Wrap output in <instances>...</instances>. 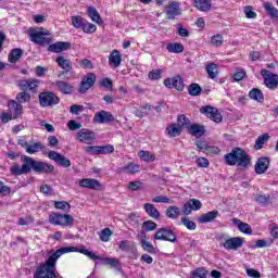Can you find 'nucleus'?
Here are the masks:
<instances>
[{
	"instance_id": "nucleus-48",
	"label": "nucleus",
	"mask_w": 278,
	"mask_h": 278,
	"mask_svg": "<svg viewBox=\"0 0 278 278\" xmlns=\"http://www.w3.org/2000/svg\"><path fill=\"white\" fill-rule=\"evenodd\" d=\"M207 277V270L205 268L200 267L197 268L191 273V278H206Z\"/></svg>"
},
{
	"instance_id": "nucleus-22",
	"label": "nucleus",
	"mask_w": 278,
	"mask_h": 278,
	"mask_svg": "<svg viewBox=\"0 0 278 278\" xmlns=\"http://www.w3.org/2000/svg\"><path fill=\"white\" fill-rule=\"evenodd\" d=\"M8 108L11 113H13V118H18L23 114V104L16 100H10L8 102Z\"/></svg>"
},
{
	"instance_id": "nucleus-35",
	"label": "nucleus",
	"mask_w": 278,
	"mask_h": 278,
	"mask_svg": "<svg viewBox=\"0 0 278 278\" xmlns=\"http://www.w3.org/2000/svg\"><path fill=\"white\" fill-rule=\"evenodd\" d=\"M249 97L253 101H257V103H262L264 101V93H262V90H260L258 88H253L249 92Z\"/></svg>"
},
{
	"instance_id": "nucleus-25",
	"label": "nucleus",
	"mask_w": 278,
	"mask_h": 278,
	"mask_svg": "<svg viewBox=\"0 0 278 278\" xmlns=\"http://www.w3.org/2000/svg\"><path fill=\"white\" fill-rule=\"evenodd\" d=\"M233 225H237L239 231H241V233H245L247 236H251V233H253V228H251V226L247 223H243L242 220L238 219V218H233L232 219Z\"/></svg>"
},
{
	"instance_id": "nucleus-24",
	"label": "nucleus",
	"mask_w": 278,
	"mask_h": 278,
	"mask_svg": "<svg viewBox=\"0 0 278 278\" xmlns=\"http://www.w3.org/2000/svg\"><path fill=\"white\" fill-rule=\"evenodd\" d=\"M143 210L146 211L148 216H150V218H153V220H160V211L157 210V207H155L154 204L146 203L143 205Z\"/></svg>"
},
{
	"instance_id": "nucleus-56",
	"label": "nucleus",
	"mask_w": 278,
	"mask_h": 278,
	"mask_svg": "<svg viewBox=\"0 0 278 278\" xmlns=\"http://www.w3.org/2000/svg\"><path fill=\"white\" fill-rule=\"evenodd\" d=\"M188 202L191 205V210H193L194 212L203 207V204L198 199H190Z\"/></svg>"
},
{
	"instance_id": "nucleus-63",
	"label": "nucleus",
	"mask_w": 278,
	"mask_h": 278,
	"mask_svg": "<svg viewBox=\"0 0 278 278\" xmlns=\"http://www.w3.org/2000/svg\"><path fill=\"white\" fill-rule=\"evenodd\" d=\"M255 201L257 203H261V205H268V201H270V195H257L255 198Z\"/></svg>"
},
{
	"instance_id": "nucleus-23",
	"label": "nucleus",
	"mask_w": 278,
	"mask_h": 278,
	"mask_svg": "<svg viewBox=\"0 0 278 278\" xmlns=\"http://www.w3.org/2000/svg\"><path fill=\"white\" fill-rule=\"evenodd\" d=\"M121 62H123V54L118 50H113L109 56V63L114 68H118L121 66Z\"/></svg>"
},
{
	"instance_id": "nucleus-50",
	"label": "nucleus",
	"mask_w": 278,
	"mask_h": 278,
	"mask_svg": "<svg viewBox=\"0 0 278 278\" xmlns=\"http://www.w3.org/2000/svg\"><path fill=\"white\" fill-rule=\"evenodd\" d=\"M148 78L151 79L152 81H155L157 79H162V70H152L148 74Z\"/></svg>"
},
{
	"instance_id": "nucleus-13",
	"label": "nucleus",
	"mask_w": 278,
	"mask_h": 278,
	"mask_svg": "<svg viewBox=\"0 0 278 278\" xmlns=\"http://www.w3.org/2000/svg\"><path fill=\"white\" fill-rule=\"evenodd\" d=\"M48 157L49 160H52L53 162H55L59 166H62L63 168H70L71 166V160L58 153L56 151L48 152Z\"/></svg>"
},
{
	"instance_id": "nucleus-17",
	"label": "nucleus",
	"mask_w": 278,
	"mask_h": 278,
	"mask_svg": "<svg viewBox=\"0 0 278 278\" xmlns=\"http://www.w3.org/2000/svg\"><path fill=\"white\" fill-rule=\"evenodd\" d=\"M77 138L79 142H84L85 144H91L92 142H94V132L83 128L77 132Z\"/></svg>"
},
{
	"instance_id": "nucleus-7",
	"label": "nucleus",
	"mask_w": 278,
	"mask_h": 278,
	"mask_svg": "<svg viewBox=\"0 0 278 278\" xmlns=\"http://www.w3.org/2000/svg\"><path fill=\"white\" fill-rule=\"evenodd\" d=\"M154 240H163L165 242H177V233L170 228H159L154 235Z\"/></svg>"
},
{
	"instance_id": "nucleus-38",
	"label": "nucleus",
	"mask_w": 278,
	"mask_h": 278,
	"mask_svg": "<svg viewBox=\"0 0 278 278\" xmlns=\"http://www.w3.org/2000/svg\"><path fill=\"white\" fill-rule=\"evenodd\" d=\"M188 92H189L190 97H199L201 94V92H203V89L201 88V86L199 84L192 83L188 87Z\"/></svg>"
},
{
	"instance_id": "nucleus-53",
	"label": "nucleus",
	"mask_w": 278,
	"mask_h": 278,
	"mask_svg": "<svg viewBox=\"0 0 278 278\" xmlns=\"http://www.w3.org/2000/svg\"><path fill=\"white\" fill-rule=\"evenodd\" d=\"M141 247L148 253H153L155 251V247H153V244H151V242H149L144 239L141 240Z\"/></svg>"
},
{
	"instance_id": "nucleus-4",
	"label": "nucleus",
	"mask_w": 278,
	"mask_h": 278,
	"mask_svg": "<svg viewBox=\"0 0 278 278\" xmlns=\"http://www.w3.org/2000/svg\"><path fill=\"white\" fill-rule=\"evenodd\" d=\"M29 38L35 45L43 47V45H51V33L45 28H36L29 30Z\"/></svg>"
},
{
	"instance_id": "nucleus-36",
	"label": "nucleus",
	"mask_w": 278,
	"mask_h": 278,
	"mask_svg": "<svg viewBox=\"0 0 278 278\" xmlns=\"http://www.w3.org/2000/svg\"><path fill=\"white\" fill-rule=\"evenodd\" d=\"M45 149V144L42 142H35L31 144H28L26 149V153L29 155H34V153H38V151H42Z\"/></svg>"
},
{
	"instance_id": "nucleus-62",
	"label": "nucleus",
	"mask_w": 278,
	"mask_h": 278,
	"mask_svg": "<svg viewBox=\"0 0 278 278\" xmlns=\"http://www.w3.org/2000/svg\"><path fill=\"white\" fill-rule=\"evenodd\" d=\"M244 14L247 18H256L257 13L254 12L253 7H245Z\"/></svg>"
},
{
	"instance_id": "nucleus-19",
	"label": "nucleus",
	"mask_w": 278,
	"mask_h": 278,
	"mask_svg": "<svg viewBox=\"0 0 278 278\" xmlns=\"http://www.w3.org/2000/svg\"><path fill=\"white\" fill-rule=\"evenodd\" d=\"M166 15L169 21H174L175 16L181 15V9H179V2L173 1L166 9Z\"/></svg>"
},
{
	"instance_id": "nucleus-39",
	"label": "nucleus",
	"mask_w": 278,
	"mask_h": 278,
	"mask_svg": "<svg viewBox=\"0 0 278 278\" xmlns=\"http://www.w3.org/2000/svg\"><path fill=\"white\" fill-rule=\"evenodd\" d=\"M166 49L168 53H184V45L179 42L168 43Z\"/></svg>"
},
{
	"instance_id": "nucleus-45",
	"label": "nucleus",
	"mask_w": 278,
	"mask_h": 278,
	"mask_svg": "<svg viewBox=\"0 0 278 278\" xmlns=\"http://www.w3.org/2000/svg\"><path fill=\"white\" fill-rule=\"evenodd\" d=\"M55 210H62V212H71V204L66 201L54 202Z\"/></svg>"
},
{
	"instance_id": "nucleus-61",
	"label": "nucleus",
	"mask_w": 278,
	"mask_h": 278,
	"mask_svg": "<svg viewBox=\"0 0 278 278\" xmlns=\"http://www.w3.org/2000/svg\"><path fill=\"white\" fill-rule=\"evenodd\" d=\"M224 39L220 35H215L211 38V45H213V47H220Z\"/></svg>"
},
{
	"instance_id": "nucleus-43",
	"label": "nucleus",
	"mask_w": 278,
	"mask_h": 278,
	"mask_svg": "<svg viewBox=\"0 0 278 278\" xmlns=\"http://www.w3.org/2000/svg\"><path fill=\"white\" fill-rule=\"evenodd\" d=\"M138 156L143 162H155V155L151 154L149 151L141 150L139 151Z\"/></svg>"
},
{
	"instance_id": "nucleus-5",
	"label": "nucleus",
	"mask_w": 278,
	"mask_h": 278,
	"mask_svg": "<svg viewBox=\"0 0 278 278\" xmlns=\"http://www.w3.org/2000/svg\"><path fill=\"white\" fill-rule=\"evenodd\" d=\"M51 225H60L61 227H71L75 223V218L70 214L52 213L49 216Z\"/></svg>"
},
{
	"instance_id": "nucleus-57",
	"label": "nucleus",
	"mask_w": 278,
	"mask_h": 278,
	"mask_svg": "<svg viewBox=\"0 0 278 278\" xmlns=\"http://www.w3.org/2000/svg\"><path fill=\"white\" fill-rule=\"evenodd\" d=\"M110 236H112V230H110V228H104L100 233V240H102V242H108Z\"/></svg>"
},
{
	"instance_id": "nucleus-14",
	"label": "nucleus",
	"mask_w": 278,
	"mask_h": 278,
	"mask_svg": "<svg viewBox=\"0 0 278 278\" xmlns=\"http://www.w3.org/2000/svg\"><path fill=\"white\" fill-rule=\"evenodd\" d=\"M93 123H97L98 125L114 123V115L108 111L97 112L93 116Z\"/></svg>"
},
{
	"instance_id": "nucleus-8",
	"label": "nucleus",
	"mask_w": 278,
	"mask_h": 278,
	"mask_svg": "<svg viewBox=\"0 0 278 278\" xmlns=\"http://www.w3.org/2000/svg\"><path fill=\"white\" fill-rule=\"evenodd\" d=\"M40 86V80L36 78H29V79H20L17 80V87L20 90H24L27 92H33L36 94L38 92V87Z\"/></svg>"
},
{
	"instance_id": "nucleus-9",
	"label": "nucleus",
	"mask_w": 278,
	"mask_h": 278,
	"mask_svg": "<svg viewBox=\"0 0 278 278\" xmlns=\"http://www.w3.org/2000/svg\"><path fill=\"white\" fill-rule=\"evenodd\" d=\"M200 112L201 114H205V116L214 123H223V114L218 112V109L212 105L201 106Z\"/></svg>"
},
{
	"instance_id": "nucleus-60",
	"label": "nucleus",
	"mask_w": 278,
	"mask_h": 278,
	"mask_svg": "<svg viewBox=\"0 0 278 278\" xmlns=\"http://www.w3.org/2000/svg\"><path fill=\"white\" fill-rule=\"evenodd\" d=\"M177 34L180 35L181 38H188L190 36V31L184 28L181 24H177Z\"/></svg>"
},
{
	"instance_id": "nucleus-49",
	"label": "nucleus",
	"mask_w": 278,
	"mask_h": 278,
	"mask_svg": "<svg viewBox=\"0 0 278 278\" xmlns=\"http://www.w3.org/2000/svg\"><path fill=\"white\" fill-rule=\"evenodd\" d=\"M100 155H108V153H114V146H99Z\"/></svg>"
},
{
	"instance_id": "nucleus-40",
	"label": "nucleus",
	"mask_w": 278,
	"mask_h": 278,
	"mask_svg": "<svg viewBox=\"0 0 278 278\" xmlns=\"http://www.w3.org/2000/svg\"><path fill=\"white\" fill-rule=\"evenodd\" d=\"M269 139H270V136H268V134H264V135L260 136L255 141L254 149H256V151H258V149H262L264 147L265 142H268Z\"/></svg>"
},
{
	"instance_id": "nucleus-32",
	"label": "nucleus",
	"mask_w": 278,
	"mask_h": 278,
	"mask_svg": "<svg viewBox=\"0 0 278 278\" xmlns=\"http://www.w3.org/2000/svg\"><path fill=\"white\" fill-rule=\"evenodd\" d=\"M218 217V211H211L203 215H201L198 220L199 223H212V220L216 219Z\"/></svg>"
},
{
	"instance_id": "nucleus-26",
	"label": "nucleus",
	"mask_w": 278,
	"mask_h": 278,
	"mask_svg": "<svg viewBox=\"0 0 278 278\" xmlns=\"http://www.w3.org/2000/svg\"><path fill=\"white\" fill-rule=\"evenodd\" d=\"M56 64L66 73H73V62L64 56L56 58Z\"/></svg>"
},
{
	"instance_id": "nucleus-16",
	"label": "nucleus",
	"mask_w": 278,
	"mask_h": 278,
	"mask_svg": "<svg viewBox=\"0 0 278 278\" xmlns=\"http://www.w3.org/2000/svg\"><path fill=\"white\" fill-rule=\"evenodd\" d=\"M164 86H166V88H169V89L175 88L176 90L181 92L184 90V78H181V76L166 78L164 80Z\"/></svg>"
},
{
	"instance_id": "nucleus-3",
	"label": "nucleus",
	"mask_w": 278,
	"mask_h": 278,
	"mask_svg": "<svg viewBox=\"0 0 278 278\" xmlns=\"http://www.w3.org/2000/svg\"><path fill=\"white\" fill-rule=\"evenodd\" d=\"M225 163L228 166H240L241 168H248L251 165V155L241 148H233L231 152L224 155Z\"/></svg>"
},
{
	"instance_id": "nucleus-64",
	"label": "nucleus",
	"mask_w": 278,
	"mask_h": 278,
	"mask_svg": "<svg viewBox=\"0 0 278 278\" xmlns=\"http://www.w3.org/2000/svg\"><path fill=\"white\" fill-rule=\"evenodd\" d=\"M71 114H80V112H84V105L74 104L70 108Z\"/></svg>"
},
{
	"instance_id": "nucleus-59",
	"label": "nucleus",
	"mask_w": 278,
	"mask_h": 278,
	"mask_svg": "<svg viewBox=\"0 0 278 278\" xmlns=\"http://www.w3.org/2000/svg\"><path fill=\"white\" fill-rule=\"evenodd\" d=\"M67 127L71 131H77V129H81V123H77V121L75 119H71L68 123H67Z\"/></svg>"
},
{
	"instance_id": "nucleus-12",
	"label": "nucleus",
	"mask_w": 278,
	"mask_h": 278,
	"mask_svg": "<svg viewBox=\"0 0 278 278\" xmlns=\"http://www.w3.org/2000/svg\"><path fill=\"white\" fill-rule=\"evenodd\" d=\"M261 75L264 76V84L267 88H269L270 90H275V88H277V86H278V75L277 74H273V73L268 72L267 70H262Z\"/></svg>"
},
{
	"instance_id": "nucleus-37",
	"label": "nucleus",
	"mask_w": 278,
	"mask_h": 278,
	"mask_svg": "<svg viewBox=\"0 0 278 278\" xmlns=\"http://www.w3.org/2000/svg\"><path fill=\"white\" fill-rule=\"evenodd\" d=\"M15 99H16V102L20 104L29 103V101H31V94H29V92L25 90H22L16 94Z\"/></svg>"
},
{
	"instance_id": "nucleus-18",
	"label": "nucleus",
	"mask_w": 278,
	"mask_h": 278,
	"mask_svg": "<svg viewBox=\"0 0 278 278\" xmlns=\"http://www.w3.org/2000/svg\"><path fill=\"white\" fill-rule=\"evenodd\" d=\"M52 86H55L56 90L62 94H73L74 87L71 83H66L64 80H56L52 83Z\"/></svg>"
},
{
	"instance_id": "nucleus-2",
	"label": "nucleus",
	"mask_w": 278,
	"mask_h": 278,
	"mask_svg": "<svg viewBox=\"0 0 278 278\" xmlns=\"http://www.w3.org/2000/svg\"><path fill=\"white\" fill-rule=\"evenodd\" d=\"M22 162H24L22 166L18 164H14L13 166L10 167V173L14 177L27 175L31 173V168L33 170H35V173L46 174L53 173V170H55V167H53V165L46 162L36 161L30 156H23Z\"/></svg>"
},
{
	"instance_id": "nucleus-20",
	"label": "nucleus",
	"mask_w": 278,
	"mask_h": 278,
	"mask_svg": "<svg viewBox=\"0 0 278 278\" xmlns=\"http://www.w3.org/2000/svg\"><path fill=\"white\" fill-rule=\"evenodd\" d=\"M71 49V42L58 41L48 47V51L51 53H62V51H68Z\"/></svg>"
},
{
	"instance_id": "nucleus-27",
	"label": "nucleus",
	"mask_w": 278,
	"mask_h": 278,
	"mask_svg": "<svg viewBox=\"0 0 278 278\" xmlns=\"http://www.w3.org/2000/svg\"><path fill=\"white\" fill-rule=\"evenodd\" d=\"M187 129H189V134L195 138H201V136L205 134V127L199 124L189 125Z\"/></svg>"
},
{
	"instance_id": "nucleus-31",
	"label": "nucleus",
	"mask_w": 278,
	"mask_h": 278,
	"mask_svg": "<svg viewBox=\"0 0 278 278\" xmlns=\"http://www.w3.org/2000/svg\"><path fill=\"white\" fill-rule=\"evenodd\" d=\"M87 14L91 18V21H93V23H97L98 25L103 24V20L101 18L99 11H97V9H94L93 7H89L87 9Z\"/></svg>"
},
{
	"instance_id": "nucleus-51",
	"label": "nucleus",
	"mask_w": 278,
	"mask_h": 278,
	"mask_svg": "<svg viewBox=\"0 0 278 278\" xmlns=\"http://www.w3.org/2000/svg\"><path fill=\"white\" fill-rule=\"evenodd\" d=\"M274 240L269 239V240H264V239H260L256 241V249H264L266 247H270L273 244Z\"/></svg>"
},
{
	"instance_id": "nucleus-52",
	"label": "nucleus",
	"mask_w": 278,
	"mask_h": 278,
	"mask_svg": "<svg viewBox=\"0 0 278 278\" xmlns=\"http://www.w3.org/2000/svg\"><path fill=\"white\" fill-rule=\"evenodd\" d=\"M152 203H173V200L166 195H156L152 199Z\"/></svg>"
},
{
	"instance_id": "nucleus-15",
	"label": "nucleus",
	"mask_w": 278,
	"mask_h": 278,
	"mask_svg": "<svg viewBox=\"0 0 278 278\" xmlns=\"http://www.w3.org/2000/svg\"><path fill=\"white\" fill-rule=\"evenodd\" d=\"M270 167V159L268 156H262L260 157L255 165H254V170L256 175H264L266 170Z\"/></svg>"
},
{
	"instance_id": "nucleus-11",
	"label": "nucleus",
	"mask_w": 278,
	"mask_h": 278,
	"mask_svg": "<svg viewBox=\"0 0 278 278\" xmlns=\"http://www.w3.org/2000/svg\"><path fill=\"white\" fill-rule=\"evenodd\" d=\"M243 244H244V238L232 237V238L226 239L224 243H222V247H224L226 251H238V249H241Z\"/></svg>"
},
{
	"instance_id": "nucleus-28",
	"label": "nucleus",
	"mask_w": 278,
	"mask_h": 278,
	"mask_svg": "<svg viewBox=\"0 0 278 278\" xmlns=\"http://www.w3.org/2000/svg\"><path fill=\"white\" fill-rule=\"evenodd\" d=\"M194 7L200 12H210L212 10V0H194Z\"/></svg>"
},
{
	"instance_id": "nucleus-46",
	"label": "nucleus",
	"mask_w": 278,
	"mask_h": 278,
	"mask_svg": "<svg viewBox=\"0 0 278 278\" xmlns=\"http://www.w3.org/2000/svg\"><path fill=\"white\" fill-rule=\"evenodd\" d=\"M81 29L85 34H94V31H97V25L85 20V24Z\"/></svg>"
},
{
	"instance_id": "nucleus-54",
	"label": "nucleus",
	"mask_w": 278,
	"mask_h": 278,
	"mask_svg": "<svg viewBox=\"0 0 278 278\" xmlns=\"http://www.w3.org/2000/svg\"><path fill=\"white\" fill-rule=\"evenodd\" d=\"M143 227L146 231H155V229H157V224L153 220H146Z\"/></svg>"
},
{
	"instance_id": "nucleus-6",
	"label": "nucleus",
	"mask_w": 278,
	"mask_h": 278,
	"mask_svg": "<svg viewBox=\"0 0 278 278\" xmlns=\"http://www.w3.org/2000/svg\"><path fill=\"white\" fill-rule=\"evenodd\" d=\"M60 103V97L52 91H43L39 93V105L41 108H53Z\"/></svg>"
},
{
	"instance_id": "nucleus-55",
	"label": "nucleus",
	"mask_w": 278,
	"mask_h": 278,
	"mask_svg": "<svg viewBox=\"0 0 278 278\" xmlns=\"http://www.w3.org/2000/svg\"><path fill=\"white\" fill-rule=\"evenodd\" d=\"M235 81H242V79H244V77H247V72H244V70H240L238 68L236 71V73L232 75Z\"/></svg>"
},
{
	"instance_id": "nucleus-30",
	"label": "nucleus",
	"mask_w": 278,
	"mask_h": 278,
	"mask_svg": "<svg viewBox=\"0 0 278 278\" xmlns=\"http://www.w3.org/2000/svg\"><path fill=\"white\" fill-rule=\"evenodd\" d=\"M119 173H126L127 175H136V173H140V165L135 163H128L124 167L119 168Z\"/></svg>"
},
{
	"instance_id": "nucleus-42",
	"label": "nucleus",
	"mask_w": 278,
	"mask_h": 278,
	"mask_svg": "<svg viewBox=\"0 0 278 278\" xmlns=\"http://www.w3.org/2000/svg\"><path fill=\"white\" fill-rule=\"evenodd\" d=\"M264 8L271 18H278V10L270 2H265Z\"/></svg>"
},
{
	"instance_id": "nucleus-47",
	"label": "nucleus",
	"mask_w": 278,
	"mask_h": 278,
	"mask_svg": "<svg viewBox=\"0 0 278 278\" xmlns=\"http://www.w3.org/2000/svg\"><path fill=\"white\" fill-rule=\"evenodd\" d=\"M181 224L189 229V231H194L197 229V223L190 220L188 217L180 218Z\"/></svg>"
},
{
	"instance_id": "nucleus-33",
	"label": "nucleus",
	"mask_w": 278,
	"mask_h": 278,
	"mask_svg": "<svg viewBox=\"0 0 278 278\" xmlns=\"http://www.w3.org/2000/svg\"><path fill=\"white\" fill-rule=\"evenodd\" d=\"M167 136L170 138H177V136H181V126H177V124H172L166 128Z\"/></svg>"
},
{
	"instance_id": "nucleus-1",
	"label": "nucleus",
	"mask_w": 278,
	"mask_h": 278,
	"mask_svg": "<svg viewBox=\"0 0 278 278\" xmlns=\"http://www.w3.org/2000/svg\"><path fill=\"white\" fill-rule=\"evenodd\" d=\"M77 251L78 253H81L83 255L89 257V260H101V256L94 254L93 252H90L88 249L85 248L77 250V248L75 247H64L56 250L55 252L51 250L49 252V257L46 264L37 268L34 278H58V276H55V263L58 262V260H60V257H62V255H64L65 253H75Z\"/></svg>"
},
{
	"instance_id": "nucleus-41",
	"label": "nucleus",
	"mask_w": 278,
	"mask_h": 278,
	"mask_svg": "<svg viewBox=\"0 0 278 278\" xmlns=\"http://www.w3.org/2000/svg\"><path fill=\"white\" fill-rule=\"evenodd\" d=\"M216 63H210L208 65H206V73L210 79H216V77H218V72L216 71Z\"/></svg>"
},
{
	"instance_id": "nucleus-58",
	"label": "nucleus",
	"mask_w": 278,
	"mask_h": 278,
	"mask_svg": "<svg viewBox=\"0 0 278 278\" xmlns=\"http://www.w3.org/2000/svg\"><path fill=\"white\" fill-rule=\"evenodd\" d=\"M102 261L104 262V266H110L111 268H116V266H118V260L116 258L105 257L102 258Z\"/></svg>"
},
{
	"instance_id": "nucleus-21",
	"label": "nucleus",
	"mask_w": 278,
	"mask_h": 278,
	"mask_svg": "<svg viewBox=\"0 0 278 278\" xmlns=\"http://www.w3.org/2000/svg\"><path fill=\"white\" fill-rule=\"evenodd\" d=\"M80 188H89L90 190H99L101 188V182L92 178H84L79 180Z\"/></svg>"
},
{
	"instance_id": "nucleus-10",
	"label": "nucleus",
	"mask_w": 278,
	"mask_h": 278,
	"mask_svg": "<svg viewBox=\"0 0 278 278\" xmlns=\"http://www.w3.org/2000/svg\"><path fill=\"white\" fill-rule=\"evenodd\" d=\"M97 83V75L94 73H88L80 81L78 92L86 94L92 86Z\"/></svg>"
},
{
	"instance_id": "nucleus-34",
	"label": "nucleus",
	"mask_w": 278,
	"mask_h": 278,
	"mask_svg": "<svg viewBox=\"0 0 278 278\" xmlns=\"http://www.w3.org/2000/svg\"><path fill=\"white\" fill-rule=\"evenodd\" d=\"M181 210L178 206H169L165 214L167 216V218H170L172 220H177V218H179V214H180Z\"/></svg>"
},
{
	"instance_id": "nucleus-29",
	"label": "nucleus",
	"mask_w": 278,
	"mask_h": 278,
	"mask_svg": "<svg viewBox=\"0 0 278 278\" xmlns=\"http://www.w3.org/2000/svg\"><path fill=\"white\" fill-rule=\"evenodd\" d=\"M23 58V49L14 48L9 53V62L11 64H16Z\"/></svg>"
},
{
	"instance_id": "nucleus-44",
	"label": "nucleus",
	"mask_w": 278,
	"mask_h": 278,
	"mask_svg": "<svg viewBox=\"0 0 278 278\" xmlns=\"http://www.w3.org/2000/svg\"><path fill=\"white\" fill-rule=\"evenodd\" d=\"M86 23V20L81 16H72V25L75 27V29H83L84 24Z\"/></svg>"
}]
</instances>
